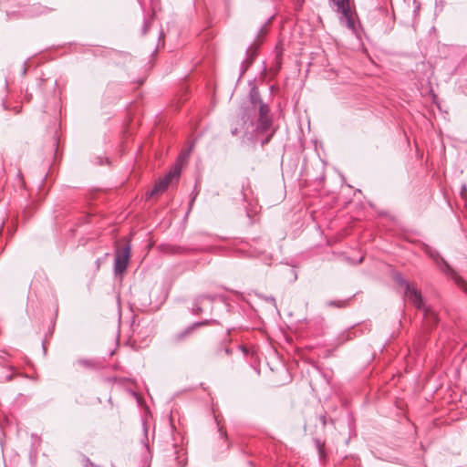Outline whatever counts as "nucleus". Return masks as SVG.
Masks as SVG:
<instances>
[{"label": "nucleus", "instance_id": "nucleus-13", "mask_svg": "<svg viewBox=\"0 0 467 467\" xmlns=\"http://www.w3.org/2000/svg\"><path fill=\"white\" fill-rule=\"evenodd\" d=\"M461 196L463 198V199H466L467 198V187L466 185H462V189H461Z\"/></svg>", "mask_w": 467, "mask_h": 467}, {"label": "nucleus", "instance_id": "nucleus-4", "mask_svg": "<svg viewBox=\"0 0 467 467\" xmlns=\"http://www.w3.org/2000/svg\"><path fill=\"white\" fill-rule=\"evenodd\" d=\"M337 7V12L340 13V22L345 25L351 31H356L355 13L352 12L349 6L348 0H331Z\"/></svg>", "mask_w": 467, "mask_h": 467}, {"label": "nucleus", "instance_id": "nucleus-6", "mask_svg": "<svg viewBox=\"0 0 467 467\" xmlns=\"http://www.w3.org/2000/svg\"><path fill=\"white\" fill-rule=\"evenodd\" d=\"M395 281L404 287L405 296L409 299V301L416 307H420L421 306V295L420 293L414 287L410 286V285L400 275H395Z\"/></svg>", "mask_w": 467, "mask_h": 467}, {"label": "nucleus", "instance_id": "nucleus-12", "mask_svg": "<svg viewBox=\"0 0 467 467\" xmlns=\"http://www.w3.org/2000/svg\"><path fill=\"white\" fill-rule=\"evenodd\" d=\"M261 298H264L265 301L271 303L275 308H276V303H275V299L273 297V296H259Z\"/></svg>", "mask_w": 467, "mask_h": 467}, {"label": "nucleus", "instance_id": "nucleus-10", "mask_svg": "<svg viewBox=\"0 0 467 467\" xmlns=\"http://www.w3.org/2000/svg\"><path fill=\"white\" fill-rule=\"evenodd\" d=\"M72 368L76 373L85 372L88 369V359L86 358H79L72 364Z\"/></svg>", "mask_w": 467, "mask_h": 467}, {"label": "nucleus", "instance_id": "nucleus-8", "mask_svg": "<svg viewBox=\"0 0 467 467\" xmlns=\"http://www.w3.org/2000/svg\"><path fill=\"white\" fill-rule=\"evenodd\" d=\"M213 323H215V320H212V319H206L203 321L195 322V323L192 324L191 326L185 327L182 331L175 333L172 336L171 340L174 343H181V342L184 341L185 339H187L188 337H190L198 327H201L202 326H207L210 324H213Z\"/></svg>", "mask_w": 467, "mask_h": 467}, {"label": "nucleus", "instance_id": "nucleus-5", "mask_svg": "<svg viewBox=\"0 0 467 467\" xmlns=\"http://www.w3.org/2000/svg\"><path fill=\"white\" fill-rule=\"evenodd\" d=\"M130 257V247L125 245L117 249L115 254L114 271L116 275H121L127 269Z\"/></svg>", "mask_w": 467, "mask_h": 467}, {"label": "nucleus", "instance_id": "nucleus-3", "mask_svg": "<svg viewBox=\"0 0 467 467\" xmlns=\"http://www.w3.org/2000/svg\"><path fill=\"white\" fill-rule=\"evenodd\" d=\"M424 252L433 259L439 268L448 276L452 278L459 286L464 285L463 279L459 274L448 264V262L440 255V254L429 245L424 247Z\"/></svg>", "mask_w": 467, "mask_h": 467}, {"label": "nucleus", "instance_id": "nucleus-2", "mask_svg": "<svg viewBox=\"0 0 467 467\" xmlns=\"http://www.w3.org/2000/svg\"><path fill=\"white\" fill-rule=\"evenodd\" d=\"M424 252L433 259L439 268L448 276L452 278L459 286L464 285L463 279L459 274L448 264V262L440 255V254L429 245L424 247Z\"/></svg>", "mask_w": 467, "mask_h": 467}, {"label": "nucleus", "instance_id": "nucleus-15", "mask_svg": "<svg viewBox=\"0 0 467 467\" xmlns=\"http://www.w3.org/2000/svg\"><path fill=\"white\" fill-rule=\"evenodd\" d=\"M148 26H148V23H147V22H145V23H144V26H143V34H145V33L147 32V30H148Z\"/></svg>", "mask_w": 467, "mask_h": 467}, {"label": "nucleus", "instance_id": "nucleus-7", "mask_svg": "<svg viewBox=\"0 0 467 467\" xmlns=\"http://www.w3.org/2000/svg\"><path fill=\"white\" fill-rule=\"evenodd\" d=\"M180 174L181 168L178 165H175L169 173L165 175V177L155 184L154 188L150 192V196L165 191L173 180H178Z\"/></svg>", "mask_w": 467, "mask_h": 467}, {"label": "nucleus", "instance_id": "nucleus-14", "mask_svg": "<svg viewBox=\"0 0 467 467\" xmlns=\"http://www.w3.org/2000/svg\"><path fill=\"white\" fill-rule=\"evenodd\" d=\"M272 134H273V133H271V134H270L269 136H267L265 140H263V141H262V144H263V145H265V144H266V143H268V142H269V140H270V138H271Z\"/></svg>", "mask_w": 467, "mask_h": 467}, {"label": "nucleus", "instance_id": "nucleus-1", "mask_svg": "<svg viewBox=\"0 0 467 467\" xmlns=\"http://www.w3.org/2000/svg\"><path fill=\"white\" fill-rule=\"evenodd\" d=\"M250 100L253 104V110L258 109L259 111L257 124L254 126V119L251 118V110L246 109L238 121L240 122L239 126L232 128L231 132L233 135H237L241 132L244 135H253L254 130L264 133L270 130L272 126V119L269 116L270 109L267 104L262 101L259 91L255 88H253L250 91Z\"/></svg>", "mask_w": 467, "mask_h": 467}, {"label": "nucleus", "instance_id": "nucleus-9", "mask_svg": "<svg viewBox=\"0 0 467 467\" xmlns=\"http://www.w3.org/2000/svg\"><path fill=\"white\" fill-rule=\"evenodd\" d=\"M417 308L423 311V318H424V323L426 326L429 327V326H431V325H434L437 323L438 316H437V313L435 312V310H433L431 307H426L422 301H421L420 307H417Z\"/></svg>", "mask_w": 467, "mask_h": 467}, {"label": "nucleus", "instance_id": "nucleus-11", "mask_svg": "<svg viewBox=\"0 0 467 467\" xmlns=\"http://www.w3.org/2000/svg\"><path fill=\"white\" fill-rule=\"evenodd\" d=\"M203 298H207V299H210V300H213V297L210 296H199L195 299V302L193 304V307H192V311L194 314H201L202 312V308L201 307V301L202 299Z\"/></svg>", "mask_w": 467, "mask_h": 467}]
</instances>
